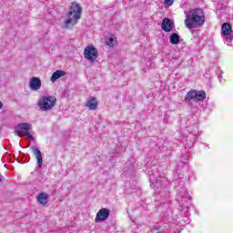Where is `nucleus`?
Returning a JSON list of instances; mask_svg holds the SVG:
<instances>
[{
	"instance_id": "obj_11",
	"label": "nucleus",
	"mask_w": 233,
	"mask_h": 233,
	"mask_svg": "<svg viewBox=\"0 0 233 233\" xmlns=\"http://www.w3.org/2000/svg\"><path fill=\"white\" fill-rule=\"evenodd\" d=\"M162 30L164 32H172V21L169 18H164L162 20Z\"/></svg>"
},
{
	"instance_id": "obj_12",
	"label": "nucleus",
	"mask_w": 233,
	"mask_h": 233,
	"mask_svg": "<svg viewBox=\"0 0 233 233\" xmlns=\"http://www.w3.org/2000/svg\"><path fill=\"white\" fill-rule=\"evenodd\" d=\"M64 76H66V72H65L64 70H56L51 76L50 80L52 81V83H56L57 79H59L60 77H64Z\"/></svg>"
},
{
	"instance_id": "obj_7",
	"label": "nucleus",
	"mask_w": 233,
	"mask_h": 233,
	"mask_svg": "<svg viewBox=\"0 0 233 233\" xmlns=\"http://www.w3.org/2000/svg\"><path fill=\"white\" fill-rule=\"evenodd\" d=\"M110 216V209L103 208L98 210L96 216V223L106 221Z\"/></svg>"
},
{
	"instance_id": "obj_15",
	"label": "nucleus",
	"mask_w": 233,
	"mask_h": 233,
	"mask_svg": "<svg viewBox=\"0 0 233 233\" xmlns=\"http://www.w3.org/2000/svg\"><path fill=\"white\" fill-rule=\"evenodd\" d=\"M169 41L171 45H178L180 41L179 35L177 33H174L170 35Z\"/></svg>"
},
{
	"instance_id": "obj_5",
	"label": "nucleus",
	"mask_w": 233,
	"mask_h": 233,
	"mask_svg": "<svg viewBox=\"0 0 233 233\" xmlns=\"http://www.w3.org/2000/svg\"><path fill=\"white\" fill-rule=\"evenodd\" d=\"M207 97V93L203 90L198 91L196 89H191L188 91L185 96V101H192V99H197V101H203Z\"/></svg>"
},
{
	"instance_id": "obj_6",
	"label": "nucleus",
	"mask_w": 233,
	"mask_h": 233,
	"mask_svg": "<svg viewBox=\"0 0 233 233\" xmlns=\"http://www.w3.org/2000/svg\"><path fill=\"white\" fill-rule=\"evenodd\" d=\"M97 56H99V52L92 45L87 46L84 50L85 59L91 61V63L97 59Z\"/></svg>"
},
{
	"instance_id": "obj_2",
	"label": "nucleus",
	"mask_w": 233,
	"mask_h": 233,
	"mask_svg": "<svg viewBox=\"0 0 233 233\" xmlns=\"http://www.w3.org/2000/svg\"><path fill=\"white\" fill-rule=\"evenodd\" d=\"M205 24V14L203 9L196 8L190 10L185 19L187 28H198Z\"/></svg>"
},
{
	"instance_id": "obj_19",
	"label": "nucleus",
	"mask_w": 233,
	"mask_h": 233,
	"mask_svg": "<svg viewBox=\"0 0 233 233\" xmlns=\"http://www.w3.org/2000/svg\"><path fill=\"white\" fill-rule=\"evenodd\" d=\"M3 108V102L0 101V110Z\"/></svg>"
},
{
	"instance_id": "obj_1",
	"label": "nucleus",
	"mask_w": 233,
	"mask_h": 233,
	"mask_svg": "<svg viewBox=\"0 0 233 233\" xmlns=\"http://www.w3.org/2000/svg\"><path fill=\"white\" fill-rule=\"evenodd\" d=\"M82 8L77 3H71L68 7V12L66 15V20L64 21L65 28H74L75 25H77L81 19Z\"/></svg>"
},
{
	"instance_id": "obj_17",
	"label": "nucleus",
	"mask_w": 233,
	"mask_h": 233,
	"mask_svg": "<svg viewBox=\"0 0 233 233\" xmlns=\"http://www.w3.org/2000/svg\"><path fill=\"white\" fill-rule=\"evenodd\" d=\"M107 45L109 46H114V38H112V37L108 38Z\"/></svg>"
},
{
	"instance_id": "obj_14",
	"label": "nucleus",
	"mask_w": 233,
	"mask_h": 233,
	"mask_svg": "<svg viewBox=\"0 0 233 233\" xmlns=\"http://www.w3.org/2000/svg\"><path fill=\"white\" fill-rule=\"evenodd\" d=\"M36 199L40 205H46L48 203V196H46V193H40L37 197Z\"/></svg>"
},
{
	"instance_id": "obj_18",
	"label": "nucleus",
	"mask_w": 233,
	"mask_h": 233,
	"mask_svg": "<svg viewBox=\"0 0 233 233\" xmlns=\"http://www.w3.org/2000/svg\"><path fill=\"white\" fill-rule=\"evenodd\" d=\"M226 41H227V43H230L232 41V37L227 36Z\"/></svg>"
},
{
	"instance_id": "obj_9",
	"label": "nucleus",
	"mask_w": 233,
	"mask_h": 233,
	"mask_svg": "<svg viewBox=\"0 0 233 233\" xmlns=\"http://www.w3.org/2000/svg\"><path fill=\"white\" fill-rule=\"evenodd\" d=\"M31 149L37 159L39 168H41L43 167V154L35 147H32Z\"/></svg>"
},
{
	"instance_id": "obj_10",
	"label": "nucleus",
	"mask_w": 233,
	"mask_h": 233,
	"mask_svg": "<svg viewBox=\"0 0 233 233\" xmlns=\"http://www.w3.org/2000/svg\"><path fill=\"white\" fill-rule=\"evenodd\" d=\"M97 99L94 96L90 97L86 103V106L88 108V110H96L97 108Z\"/></svg>"
},
{
	"instance_id": "obj_4",
	"label": "nucleus",
	"mask_w": 233,
	"mask_h": 233,
	"mask_svg": "<svg viewBox=\"0 0 233 233\" xmlns=\"http://www.w3.org/2000/svg\"><path fill=\"white\" fill-rule=\"evenodd\" d=\"M25 132V136L34 141V137L30 133V130H32V125L30 123H20L17 125L16 127H15V136H18V137H23V131Z\"/></svg>"
},
{
	"instance_id": "obj_20",
	"label": "nucleus",
	"mask_w": 233,
	"mask_h": 233,
	"mask_svg": "<svg viewBox=\"0 0 233 233\" xmlns=\"http://www.w3.org/2000/svg\"><path fill=\"white\" fill-rule=\"evenodd\" d=\"M157 233H163V232H161V231H158V232H157Z\"/></svg>"
},
{
	"instance_id": "obj_16",
	"label": "nucleus",
	"mask_w": 233,
	"mask_h": 233,
	"mask_svg": "<svg viewBox=\"0 0 233 233\" xmlns=\"http://www.w3.org/2000/svg\"><path fill=\"white\" fill-rule=\"evenodd\" d=\"M174 5V0H164V5L168 7Z\"/></svg>"
},
{
	"instance_id": "obj_8",
	"label": "nucleus",
	"mask_w": 233,
	"mask_h": 233,
	"mask_svg": "<svg viewBox=\"0 0 233 233\" xmlns=\"http://www.w3.org/2000/svg\"><path fill=\"white\" fill-rule=\"evenodd\" d=\"M31 90H39L41 88V79L39 77H32L29 82Z\"/></svg>"
},
{
	"instance_id": "obj_3",
	"label": "nucleus",
	"mask_w": 233,
	"mask_h": 233,
	"mask_svg": "<svg viewBox=\"0 0 233 233\" xmlns=\"http://www.w3.org/2000/svg\"><path fill=\"white\" fill-rule=\"evenodd\" d=\"M57 103V98L55 96H42L38 100V108L42 110L43 112H48L49 110H52L54 106H56V104Z\"/></svg>"
},
{
	"instance_id": "obj_13",
	"label": "nucleus",
	"mask_w": 233,
	"mask_h": 233,
	"mask_svg": "<svg viewBox=\"0 0 233 233\" xmlns=\"http://www.w3.org/2000/svg\"><path fill=\"white\" fill-rule=\"evenodd\" d=\"M222 33L224 35H230L232 34V25L224 23L222 25Z\"/></svg>"
}]
</instances>
